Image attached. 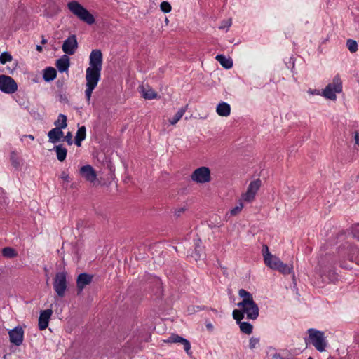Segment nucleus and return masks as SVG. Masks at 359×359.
<instances>
[{"label":"nucleus","mask_w":359,"mask_h":359,"mask_svg":"<svg viewBox=\"0 0 359 359\" xmlns=\"http://www.w3.org/2000/svg\"><path fill=\"white\" fill-rule=\"evenodd\" d=\"M215 59L226 69H230L233 66V62L229 57L224 55H217Z\"/></svg>","instance_id":"nucleus-22"},{"label":"nucleus","mask_w":359,"mask_h":359,"mask_svg":"<svg viewBox=\"0 0 359 359\" xmlns=\"http://www.w3.org/2000/svg\"><path fill=\"white\" fill-rule=\"evenodd\" d=\"M264 248L266 249V252L264 253V260L266 266L283 274H289L292 272V266H288L284 264L278 257L271 255L269 252V248L266 245L264 246Z\"/></svg>","instance_id":"nucleus-3"},{"label":"nucleus","mask_w":359,"mask_h":359,"mask_svg":"<svg viewBox=\"0 0 359 359\" xmlns=\"http://www.w3.org/2000/svg\"><path fill=\"white\" fill-rule=\"evenodd\" d=\"M346 45L351 53H355L358 50V43L356 41L348 39Z\"/></svg>","instance_id":"nucleus-29"},{"label":"nucleus","mask_w":359,"mask_h":359,"mask_svg":"<svg viewBox=\"0 0 359 359\" xmlns=\"http://www.w3.org/2000/svg\"><path fill=\"white\" fill-rule=\"evenodd\" d=\"M67 8L70 12L76 16L81 21L91 25L95 23L94 16L80 3L76 1H72L67 4Z\"/></svg>","instance_id":"nucleus-4"},{"label":"nucleus","mask_w":359,"mask_h":359,"mask_svg":"<svg viewBox=\"0 0 359 359\" xmlns=\"http://www.w3.org/2000/svg\"><path fill=\"white\" fill-rule=\"evenodd\" d=\"M93 280V276L86 273L79 274L76 279V286L78 292L81 293L83 289L88 285L90 284Z\"/></svg>","instance_id":"nucleus-15"},{"label":"nucleus","mask_w":359,"mask_h":359,"mask_svg":"<svg viewBox=\"0 0 359 359\" xmlns=\"http://www.w3.org/2000/svg\"><path fill=\"white\" fill-rule=\"evenodd\" d=\"M351 233L353 237L359 239V225H355L351 228Z\"/></svg>","instance_id":"nucleus-34"},{"label":"nucleus","mask_w":359,"mask_h":359,"mask_svg":"<svg viewBox=\"0 0 359 359\" xmlns=\"http://www.w3.org/2000/svg\"><path fill=\"white\" fill-rule=\"evenodd\" d=\"M60 118L62 119V126H60V127H55L53 128L48 133L49 142L53 144L57 143L63 137V132L62 131V129H64L67 126L65 118L60 116Z\"/></svg>","instance_id":"nucleus-13"},{"label":"nucleus","mask_w":359,"mask_h":359,"mask_svg":"<svg viewBox=\"0 0 359 359\" xmlns=\"http://www.w3.org/2000/svg\"><path fill=\"white\" fill-rule=\"evenodd\" d=\"M216 111L220 116H228L231 113L230 105L226 102H220L217 106Z\"/></svg>","instance_id":"nucleus-19"},{"label":"nucleus","mask_w":359,"mask_h":359,"mask_svg":"<svg viewBox=\"0 0 359 359\" xmlns=\"http://www.w3.org/2000/svg\"><path fill=\"white\" fill-rule=\"evenodd\" d=\"M57 72L53 67H47L43 72V79L46 81H53L56 78Z\"/></svg>","instance_id":"nucleus-23"},{"label":"nucleus","mask_w":359,"mask_h":359,"mask_svg":"<svg viewBox=\"0 0 359 359\" xmlns=\"http://www.w3.org/2000/svg\"><path fill=\"white\" fill-rule=\"evenodd\" d=\"M191 180L198 184H204L211 180L210 170L202 166L196 169L191 175Z\"/></svg>","instance_id":"nucleus-7"},{"label":"nucleus","mask_w":359,"mask_h":359,"mask_svg":"<svg viewBox=\"0 0 359 359\" xmlns=\"http://www.w3.org/2000/svg\"><path fill=\"white\" fill-rule=\"evenodd\" d=\"M102 59V53L100 49H94L91 51L89 57V66L86 70L85 95L88 103L90 101L92 93L101 78Z\"/></svg>","instance_id":"nucleus-1"},{"label":"nucleus","mask_w":359,"mask_h":359,"mask_svg":"<svg viewBox=\"0 0 359 359\" xmlns=\"http://www.w3.org/2000/svg\"><path fill=\"white\" fill-rule=\"evenodd\" d=\"M54 150L56 152L57 158L60 161L62 162L65 160L67 150L62 145H57L54 147Z\"/></svg>","instance_id":"nucleus-21"},{"label":"nucleus","mask_w":359,"mask_h":359,"mask_svg":"<svg viewBox=\"0 0 359 359\" xmlns=\"http://www.w3.org/2000/svg\"><path fill=\"white\" fill-rule=\"evenodd\" d=\"M275 357L278 358V359H280V358L282 359V358L280 355H277V356L276 355Z\"/></svg>","instance_id":"nucleus-50"},{"label":"nucleus","mask_w":359,"mask_h":359,"mask_svg":"<svg viewBox=\"0 0 359 359\" xmlns=\"http://www.w3.org/2000/svg\"><path fill=\"white\" fill-rule=\"evenodd\" d=\"M308 359H313L311 357H309Z\"/></svg>","instance_id":"nucleus-52"},{"label":"nucleus","mask_w":359,"mask_h":359,"mask_svg":"<svg viewBox=\"0 0 359 359\" xmlns=\"http://www.w3.org/2000/svg\"><path fill=\"white\" fill-rule=\"evenodd\" d=\"M50 316H39V327L41 330H43L48 327L50 320Z\"/></svg>","instance_id":"nucleus-27"},{"label":"nucleus","mask_w":359,"mask_h":359,"mask_svg":"<svg viewBox=\"0 0 359 359\" xmlns=\"http://www.w3.org/2000/svg\"><path fill=\"white\" fill-rule=\"evenodd\" d=\"M11 159H12V163H13V166L15 168L18 167L20 163L16 159H14V157L13 156L11 157Z\"/></svg>","instance_id":"nucleus-42"},{"label":"nucleus","mask_w":359,"mask_h":359,"mask_svg":"<svg viewBox=\"0 0 359 359\" xmlns=\"http://www.w3.org/2000/svg\"><path fill=\"white\" fill-rule=\"evenodd\" d=\"M12 60L11 55L8 52H4L0 55V62L1 64H5L7 62H10Z\"/></svg>","instance_id":"nucleus-30"},{"label":"nucleus","mask_w":359,"mask_h":359,"mask_svg":"<svg viewBox=\"0 0 359 359\" xmlns=\"http://www.w3.org/2000/svg\"><path fill=\"white\" fill-rule=\"evenodd\" d=\"M2 255L7 258H14L18 256L17 251L11 247H6L2 249Z\"/></svg>","instance_id":"nucleus-26"},{"label":"nucleus","mask_w":359,"mask_h":359,"mask_svg":"<svg viewBox=\"0 0 359 359\" xmlns=\"http://www.w3.org/2000/svg\"><path fill=\"white\" fill-rule=\"evenodd\" d=\"M242 201H243V200H241V198L239 200L238 204L230 210L231 215L236 216L241 212V210H243V208L244 207Z\"/></svg>","instance_id":"nucleus-28"},{"label":"nucleus","mask_w":359,"mask_h":359,"mask_svg":"<svg viewBox=\"0 0 359 359\" xmlns=\"http://www.w3.org/2000/svg\"><path fill=\"white\" fill-rule=\"evenodd\" d=\"M52 309H46L43 311H41L40 314H52Z\"/></svg>","instance_id":"nucleus-43"},{"label":"nucleus","mask_w":359,"mask_h":359,"mask_svg":"<svg viewBox=\"0 0 359 359\" xmlns=\"http://www.w3.org/2000/svg\"><path fill=\"white\" fill-rule=\"evenodd\" d=\"M260 187L261 180L259 179H257L254 181H252L250 183L247 189V191L241 195V200L248 203L252 202L255 200V196L257 191H259Z\"/></svg>","instance_id":"nucleus-10"},{"label":"nucleus","mask_w":359,"mask_h":359,"mask_svg":"<svg viewBox=\"0 0 359 359\" xmlns=\"http://www.w3.org/2000/svg\"><path fill=\"white\" fill-rule=\"evenodd\" d=\"M10 341L15 346H20L23 341L24 331L22 327L17 326L8 332Z\"/></svg>","instance_id":"nucleus-14"},{"label":"nucleus","mask_w":359,"mask_h":359,"mask_svg":"<svg viewBox=\"0 0 359 359\" xmlns=\"http://www.w3.org/2000/svg\"><path fill=\"white\" fill-rule=\"evenodd\" d=\"M79 47L76 36L70 35L65 39L62 46V50L66 55H74Z\"/></svg>","instance_id":"nucleus-12"},{"label":"nucleus","mask_w":359,"mask_h":359,"mask_svg":"<svg viewBox=\"0 0 359 359\" xmlns=\"http://www.w3.org/2000/svg\"><path fill=\"white\" fill-rule=\"evenodd\" d=\"M248 318H250V319H252V320H255L256 319V317L257 316H252V315H250V316H247Z\"/></svg>","instance_id":"nucleus-45"},{"label":"nucleus","mask_w":359,"mask_h":359,"mask_svg":"<svg viewBox=\"0 0 359 359\" xmlns=\"http://www.w3.org/2000/svg\"><path fill=\"white\" fill-rule=\"evenodd\" d=\"M200 243H201V240L200 239H197L195 241V253H194V255H192L193 257H194L195 259L197 260L198 259H199L201 257V255H200V250H198V248L200 247Z\"/></svg>","instance_id":"nucleus-32"},{"label":"nucleus","mask_w":359,"mask_h":359,"mask_svg":"<svg viewBox=\"0 0 359 359\" xmlns=\"http://www.w3.org/2000/svg\"><path fill=\"white\" fill-rule=\"evenodd\" d=\"M53 287L57 294L62 297L67 289V273L59 272L55 274L53 283Z\"/></svg>","instance_id":"nucleus-8"},{"label":"nucleus","mask_w":359,"mask_h":359,"mask_svg":"<svg viewBox=\"0 0 359 359\" xmlns=\"http://www.w3.org/2000/svg\"><path fill=\"white\" fill-rule=\"evenodd\" d=\"M36 50H37L39 52H41V51H42V50H43V48H42L41 46L38 45V46H36Z\"/></svg>","instance_id":"nucleus-44"},{"label":"nucleus","mask_w":359,"mask_h":359,"mask_svg":"<svg viewBox=\"0 0 359 359\" xmlns=\"http://www.w3.org/2000/svg\"><path fill=\"white\" fill-rule=\"evenodd\" d=\"M185 209L184 208H180L175 211V215L178 217L181 215L182 213L184 212Z\"/></svg>","instance_id":"nucleus-40"},{"label":"nucleus","mask_w":359,"mask_h":359,"mask_svg":"<svg viewBox=\"0 0 359 359\" xmlns=\"http://www.w3.org/2000/svg\"><path fill=\"white\" fill-rule=\"evenodd\" d=\"M60 178L65 182H69L70 180V177L67 173L65 172H62L60 175Z\"/></svg>","instance_id":"nucleus-37"},{"label":"nucleus","mask_w":359,"mask_h":359,"mask_svg":"<svg viewBox=\"0 0 359 359\" xmlns=\"http://www.w3.org/2000/svg\"><path fill=\"white\" fill-rule=\"evenodd\" d=\"M342 91V82L339 76L334 78L332 83L328 84L323 92V95L327 99L336 100V93Z\"/></svg>","instance_id":"nucleus-6"},{"label":"nucleus","mask_w":359,"mask_h":359,"mask_svg":"<svg viewBox=\"0 0 359 359\" xmlns=\"http://www.w3.org/2000/svg\"><path fill=\"white\" fill-rule=\"evenodd\" d=\"M165 22H168V20L167 18L165 19Z\"/></svg>","instance_id":"nucleus-51"},{"label":"nucleus","mask_w":359,"mask_h":359,"mask_svg":"<svg viewBox=\"0 0 359 359\" xmlns=\"http://www.w3.org/2000/svg\"><path fill=\"white\" fill-rule=\"evenodd\" d=\"M140 93L144 99L152 100L157 98L158 95L154 90L148 87L145 88L143 86L140 87Z\"/></svg>","instance_id":"nucleus-20"},{"label":"nucleus","mask_w":359,"mask_h":359,"mask_svg":"<svg viewBox=\"0 0 359 359\" xmlns=\"http://www.w3.org/2000/svg\"><path fill=\"white\" fill-rule=\"evenodd\" d=\"M56 67L60 72H67L69 67V58L68 56L64 55L58 59L56 62Z\"/></svg>","instance_id":"nucleus-18"},{"label":"nucleus","mask_w":359,"mask_h":359,"mask_svg":"<svg viewBox=\"0 0 359 359\" xmlns=\"http://www.w3.org/2000/svg\"><path fill=\"white\" fill-rule=\"evenodd\" d=\"M28 137H29V138H30L31 140H34V137H33V135H29Z\"/></svg>","instance_id":"nucleus-48"},{"label":"nucleus","mask_w":359,"mask_h":359,"mask_svg":"<svg viewBox=\"0 0 359 359\" xmlns=\"http://www.w3.org/2000/svg\"><path fill=\"white\" fill-rule=\"evenodd\" d=\"M189 311H192V312H201V311H203V312H210V311H214L212 309H205V308H202L201 306H193V309L192 310H189Z\"/></svg>","instance_id":"nucleus-33"},{"label":"nucleus","mask_w":359,"mask_h":359,"mask_svg":"<svg viewBox=\"0 0 359 359\" xmlns=\"http://www.w3.org/2000/svg\"><path fill=\"white\" fill-rule=\"evenodd\" d=\"M163 342L164 343H168V344H170V343H181L182 344L184 345V350L185 351L189 353V350L191 349V345H190V343L189 341L177 335V334H172L169 339H164L163 340Z\"/></svg>","instance_id":"nucleus-16"},{"label":"nucleus","mask_w":359,"mask_h":359,"mask_svg":"<svg viewBox=\"0 0 359 359\" xmlns=\"http://www.w3.org/2000/svg\"><path fill=\"white\" fill-rule=\"evenodd\" d=\"M231 25V19L229 18L224 22H222V25L219 26V29H222L224 28H229Z\"/></svg>","instance_id":"nucleus-35"},{"label":"nucleus","mask_w":359,"mask_h":359,"mask_svg":"<svg viewBox=\"0 0 359 359\" xmlns=\"http://www.w3.org/2000/svg\"><path fill=\"white\" fill-rule=\"evenodd\" d=\"M60 116H63L65 118V119L67 120V116L64 114H60L58 116V118L57 121H55L54 123V125L55 126V127H60V126H62V119L60 118Z\"/></svg>","instance_id":"nucleus-36"},{"label":"nucleus","mask_w":359,"mask_h":359,"mask_svg":"<svg viewBox=\"0 0 359 359\" xmlns=\"http://www.w3.org/2000/svg\"><path fill=\"white\" fill-rule=\"evenodd\" d=\"M161 10L163 13H169L171 11V5L168 1H163L160 5Z\"/></svg>","instance_id":"nucleus-31"},{"label":"nucleus","mask_w":359,"mask_h":359,"mask_svg":"<svg viewBox=\"0 0 359 359\" xmlns=\"http://www.w3.org/2000/svg\"><path fill=\"white\" fill-rule=\"evenodd\" d=\"M86 138V127L81 126L80 127L76 134L75 136V144L80 147L81 144V141L85 140Z\"/></svg>","instance_id":"nucleus-24"},{"label":"nucleus","mask_w":359,"mask_h":359,"mask_svg":"<svg viewBox=\"0 0 359 359\" xmlns=\"http://www.w3.org/2000/svg\"><path fill=\"white\" fill-rule=\"evenodd\" d=\"M233 318L236 320L237 323L240 325L241 330L245 334H250L252 331V326L250 323L247 322H241L244 316H233Z\"/></svg>","instance_id":"nucleus-17"},{"label":"nucleus","mask_w":359,"mask_h":359,"mask_svg":"<svg viewBox=\"0 0 359 359\" xmlns=\"http://www.w3.org/2000/svg\"><path fill=\"white\" fill-rule=\"evenodd\" d=\"M187 107H188V105H186L184 107L178 110V111L176 113V114L175 115V116L169 120V123L171 125H175L183 116Z\"/></svg>","instance_id":"nucleus-25"},{"label":"nucleus","mask_w":359,"mask_h":359,"mask_svg":"<svg viewBox=\"0 0 359 359\" xmlns=\"http://www.w3.org/2000/svg\"><path fill=\"white\" fill-rule=\"evenodd\" d=\"M80 175L88 182H90L93 186H97L100 184L97 179V175L95 169L90 165H86L79 169Z\"/></svg>","instance_id":"nucleus-9"},{"label":"nucleus","mask_w":359,"mask_h":359,"mask_svg":"<svg viewBox=\"0 0 359 359\" xmlns=\"http://www.w3.org/2000/svg\"><path fill=\"white\" fill-rule=\"evenodd\" d=\"M355 142L356 144L359 145V132L355 131L354 135Z\"/></svg>","instance_id":"nucleus-41"},{"label":"nucleus","mask_w":359,"mask_h":359,"mask_svg":"<svg viewBox=\"0 0 359 359\" xmlns=\"http://www.w3.org/2000/svg\"><path fill=\"white\" fill-rule=\"evenodd\" d=\"M18 89L16 82L11 77L6 75L0 76V90L6 93L11 94Z\"/></svg>","instance_id":"nucleus-11"},{"label":"nucleus","mask_w":359,"mask_h":359,"mask_svg":"<svg viewBox=\"0 0 359 359\" xmlns=\"http://www.w3.org/2000/svg\"><path fill=\"white\" fill-rule=\"evenodd\" d=\"M72 137L70 132H68L65 136L63 135L64 140H66L69 145L72 144Z\"/></svg>","instance_id":"nucleus-38"},{"label":"nucleus","mask_w":359,"mask_h":359,"mask_svg":"<svg viewBox=\"0 0 359 359\" xmlns=\"http://www.w3.org/2000/svg\"><path fill=\"white\" fill-rule=\"evenodd\" d=\"M258 343V339H251L250 340V348H254L256 345Z\"/></svg>","instance_id":"nucleus-39"},{"label":"nucleus","mask_w":359,"mask_h":359,"mask_svg":"<svg viewBox=\"0 0 359 359\" xmlns=\"http://www.w3.org/2000/svg\"><path fill=\"white\" fill-rule=\"evenodd\" d=\"M206 326H207V327H208L209 330H212V327H212V324H210V323L207 324V325H206Z\"/></svg>","instance_id":"nucleus-47"},{"label":"nucleus","mask_w":359,"mask_h":359,"mask_svg":"<svg viewBox=\"0 0 359 359\" xmlns=\"http://www.w3.org/2000/svg\"><path fill=\"white\" fill-rule=\"evenodd\" d=\"M309 339L313 346L319 351L324 352L326 351L327 341L324 336V333L321 331L316 330L313 328L308 330Z\"/></svg>","instance_id":"nucleus-5"},{"label":"nucleus","mask_w":359,"mask_h":359,"mask_svg":"<svg viewBox=\"0 0 359 359\" xmlns=\"http://www.w3.org/2000/svg\"><path fill=\"white\" fill-rule=\"evenodd\" d=\"M47 43V40L44 39V37H42L41 43L46 44Z\"/></svg>","instance_id":"nucleus-46"},{"label":"nucleus","mask_w":359,"mask_h":359,"mask_svg":"<svg viewBox=\"0 0 359 359\" xmlns=\"http://www.w3.org/2000/svg\"><path fill=\"white\" fill-rule=\"evenodd\" d=\"M238 294L243 298V301L238 303L241 311L235 309L232 314H259V308L254 302L252 294L244 289L238 291Z\"/></svg>","instance_id":"nucleus-2"},{"label":"nucleus","mask_w":359,"mask_h":359,"mask_svg":"<svg viewBox=\"0 0 359 359\" xmlns=\"http://www.w3.org/2000/svg\"><path fill=\"white\" fill-rule=\"evenodd\" d=\"M275 357L278 358V359H280V358L282 359V358L280 355H277V356L276 355Z\"/></svg>","instance_id":"nucleus-49"}]
</instances>
